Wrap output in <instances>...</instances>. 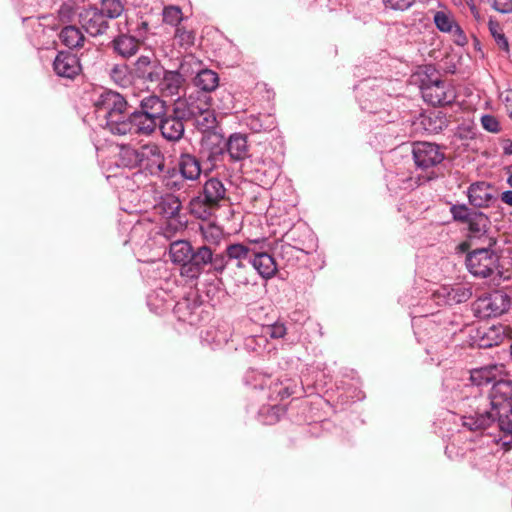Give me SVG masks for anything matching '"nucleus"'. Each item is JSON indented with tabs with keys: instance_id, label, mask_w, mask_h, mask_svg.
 <instances>
[{
	"instance_id": "obj_1",
	"label": "nucleus",
	"mask_w": 512,
	"mask_h": 512,
	"mask_svg": "<svg viewBox=\"0 0 512 512\" xmlns=\"http://www.w3.org/2000/svg\"><path fill=\"white\" fill-rule=\"evenodd\" d=\"M96 111L103 113L106 125L117 135H151L159 120L167 114L171 106L161 97L151 94L140 100L139 107L132 108L118 92H102L95 102Z\"/></svg>"
},
{
	"instance_id": "obj_2",
	"label": "nucleus",
	"mask_w": 512,
	"mask_h": 512,
	"mask_svg": "<svg viewBox=\"0 0 512 512\" xmlns=\"http://www.w3.org/2000/svg\"><path fill=\"white\" fill-rule=\"evenodd\" d=\"M489 399L490 411L465 415L462 424L470 431H483L497 422L499 433L495 441L509 451L512 448V375L499 374L489 391Z\"/></svg>"
},
{
	"instance_id": "obj_3",
	"label": "nucleus",
	"mask_w": 512,
	"mask_h": 512,
	"mask_svg": "<svg viewBox=\"0 0 512 512\" xmlns=\"http://www.w3.org/2000/svg\"><path fill=\"white\" fill-rule=\"evenodd\" d=\"M225 199L226 188L223 182L212 177L203 184L198 194L191 198L188 209L195 218L208 220Z\"/></svg>"
},
{
	"instance_id": "obj_4",
	"label": "nucleus",
	"mask_w": 512,
	"mask_h": 512,
	"mask_svg": "<svg viewBox=\"0 0 512 512\" xmlns=\"http://www.w3.org/2000/svg\"><path fill=\"white\" fill-rule=\"evenodd\" d=\"M497 244L496 238L488 239V243L470 251L466 255L467 270L475 277L487 278L497 272L500 278L503 271L500 269V255L493 249Z\"/></svg>"
},
{
	"instance_id": "obj_5",
	"label": "nucleus",
	"mask_w": 512,
	"mask_h": 512,
	"mask_svg": "<svg viewBox=\"0 0 512 512\" xmlns=\"http://www.w3.org/2000/svg\"><path fill=\"white\" fill-rule=\"evenodd\" d=\"M411 152L416 169L426 173L418 176L419 184L437 179L438 174L433 169L445 159L441 147L432 142L416 141L412 143Z\"/></svg>"
},
{
	"instance_id": "obj_6",
	"label": "nucleus",
	"mask_w": 512,
	"mask_h": 512,
	"mask_svg": "<svg viewBox=\"0 0 512 512\" xmlns=\"http://www.w3.org/2000/svg\"><path fill=\"white\" fill-rule=\"evenodd\" d=\"M217 252L209 245L194 247L187 263L181 267V275L190 279H197L203 272L220 274L214 262Z\"/></svg>"
},
{
	"instance_id": "obj_7",
	"label": "nucleus",
	"mask_w": 512,
	"mask_h": 512,
	"mask_svg": "<svg viewBox=\"0 0 512 512\" xmlns=\"http://www.w3.org/2000/svg\"><path fill=\"white\" fill-rule=\"evenodd\" d=\"M201 294L190 292L187 296L176 302L173 313L177 319L191 326H197L205 321L209 313L204 311Z\"/></svg>"
},
{
	"instance_id": "obj_8",
	"label": "nucleus",
	"mask_w": 512,
	"mask_h": 512,
	"mask_svg": "<svg viewBox=\"0 0 512 512\" xmlns=\"http://www.w3.org/2000/svg\"><path fill=\"white\" fill-rule=\"evenodd\" d=\"M189 111L185 107L173 105L157 123L162 136L168 141L180 140L185 131L184 120L188 119Z\"/></svg>"
},
{
	"instance_id": "obj_9",
	"label": "nucleus",
	"mask_w": 512,
	"mask_h": 512,
	"mask_svg": "<svg viewBox=\"0 0 512 512\" xmlns=\"http://www.w3.org/2000/svg\"><path fill=\"white\" fill-rule=\"evenodd\" d=\"M314 249L315 243L312 232L306 227L294 226L283 236L280 254L285 257V255L291 254L293 250L309 254Z\"/></svg>"
},
{
	"instance_id": "obj_10",
	"label": "nucleus",
	"mask_w": 512,
	"mask_h": 512,
	"mask_svg": "<svg viewBox=\"0 0 512 512\" xmlns=\"http://www.w3.org/2000/svg\"><path fill=\"white\" fill-rule=\"evenodd\" d=\"M162 74L164 75V66L154 53L140 55L134 62L135 81L149 85H155L160 82Z\"/></svg>"
},
{
	"instance_id": "obj_11",
	"label": "nucleus",
	"mask_w": 512,
	"mask_h": 512,
	"mask_svg": "<svg viewBox=\"0 0 512 512\" xmlns=\"http://www.w3.org/2000/svg\"><path fill=\"white\" fill-rule=\"evenodd\" d=\"M510 305L509 295L501 290H495L477 299L475 312L481 318L498 317L507 312Z\"/></svg>"
},
{
	"instance_id": "obj_12",
	"label": "nucleus",
	"mask_w": 512,
	"mask_h": 512,
	"mask_svg": "<svg viewBox=\"0 0 512 512\" xmlns=\"http://www.w3.org/2000/svg\"><path fill=\"white\" fill-rule=\"evenodd\" d=\"M78 17L82 28L93 37L103 35L109 29L108 19L101 13L96 4L83 7Z\"/></svg>"
},
{
	"instance_id": "obj_13",
	"label": "nucleus",
	"mask_w": 512,
	"mask_h": 512,
	"mask_svg": "<svg viewBox=\"0 0 512 512\" xmlns=\"http://www.w3.org/2000/svg\"><path fill=\"white\" fill-rule=\"evenodd\" d=\"M422 98L434 107H442L453 104L456 101L455 88L444 80L435 82L434 85L422 87Z\"/></svg>"
},
{
	"instance_id": "obj_14",
	"label": "nucleus",
	"mask_w": 512,
	"mask_h": 512,
	"mask_svg": "<svg viewBox=\"0 0 512 512\" xmlns=\"http://www.w3.org/2000/svg\"><path fill=\"white\" fill-rule=\"evenodd\" d=\"M53 71L61 78L73 80L82 71L80 59L71 51H59L53 61Z\"/></svg>"
},
{
	"instance_id": "obj_15",
	"label": "nucleus",
	"mask_w": 512,
	"mask_h": 512,
	"mask_svg": "<svg viewBox=\"0 0 512 512\" xmlns=\"http://www.w3.org/2000/svg\"><path fill=\"white\" fill-rule=\"evenodd\" d=\"M226 140L224 135L217 130L208 131V133L202 136L201 146L207 151V159L213 166L225 161Z\"/></svg>"
},
{
	"instance_id": "obj_16",
	"label": "nucleus",
	"mask_w": 512,
	"mask_h": 512,
	"mask_svg": "<svg viewBox=\"0 0 512 512\" xmlns=\"http://www.w3.org/2000/svg\"><path fill=\"white\" fill-rule=\"evenodd\" d=\"M252 247L243 243H230L222 252L217 253L216 261L214 262L219 273L222 274L226 270L227 261L241 263V260L251 259Z\"/></svg>"
},
{
	"instance_id": "obj_17",
	"label": "nucleus",
	"mask_w": 512,
	"mask_h": 512,
	"mask_svg": "<svg viewBox=\"0 0 512 512\" xmlns=\"http://www.w3.org/2000/svg\"><path fill=\"white\" fill-rule=\"evenodd\" d=\"M465 223L468 224V239L475 240L480 244H486L488 239L494 238L488 235L491 219L483 212L476 210Z\"/></svg>"
},
{
	"instance_id": "obj_18",
	"label": "nucleus",
	"mask_w": 512,
	"mask_h": 512,
	"mask_svg": "<svg viewBox=\"0 0 512 512\" xmlns=\"http://www.w3.org/2000/svg\"><path fill=\"white\" fill-rule=\"evenodd\" d=\"M492 185L485 181L471 183L467 190L469 204L475 208H485L497 198L492 194Z\"/></svg>"
},
{
	"instance_id": "obj_19",
	"label": "nucleus",
	"mask_w": 512,
	"mask_h": 512,
	"mask_svg": "<svg viewBox=\"0 0 512 512\" xmlns=\"http://www.w3.org/2000/svg\"><path fill=\"white\" fill-rule=\"evenodd\" d=\"M226 158L240 162L250 157L248 137L243 133H232L226 140Z\"/></svg>"
},
{
	"instance_id": "obj_20",
	"label": "nucleus",
	"mask_w": 512,
	"mask_h": 512,
	"mask_svg": "<svg viewBox=\"0 0 512 512\" xmlns=\"http://www.w3.org/2000/svg\"><path fill=\"white\" fill-rule=\"evenodd\" d=\"M250 264L252 271L255 270L263 279L272 278L278 270L276 260L270 253L255 248Z\"/></svg>"
},
{
	"instance_id": "obj_21",
	"label": "nucleus",
	"mask_w": 512,
	"mask_h": 512,
	"mask_svg": "<svg viewBox=\"0 0 512 512\" xmlns=\"http://www.w3.org/2000/svg\"><path fill=\"white\" fill-rule=\"evenodd\" d=\"M251 259L241 260V263L227 261L226 269L229 271V276L237 287H247L248 285L256 284L254 273L251 269Z\"/></svg>"
},
{
	"instance_id": "obj_22",
	"label": "nucleus",
	"mask_w": 512,
	"mask_h": 512,
	"mask_svg": "<svg viewBox=\"0 0 512 512\" xmlns=\"http://www.w3.org/2000/svg\"><path fill=\"white\" fill-rule=\"evenodd\" d=\"M139 45V39L128 33H120L114 37L109 44L113 53L124 59L136 55L139 50Z\"/></svg>"
},
{
	"instance_id": "obj_23",
	"label": "nucleus",
	"mask_w": 512,
	"mask_h": 512,
	"mask_svg": "<svg viewBox=\"0 0 512 512\" xmlns=\"http://www.w3.org/2000/svg\"><path fill=\"white\" fill-rule=\"evenodd\" d=\"M140 168L153 176L164 172L165 157L157 146L143 147V157Z\"/></svg>"
},
{
	"instance_id": "obj_24",
	"label": "nucleus",
	"mask_w": 512,
	"mask_h": 512,
	"mask_svg": "<svg viewBox=\"0 0 512 512\" xmlns=\"http://www.w3.org/2000/svg\"><path fill=\"white\" fill-rule=\"evenodd\" d=\"M420 124L428 133L438 134L448 127L447 114L441 110H426L420 114Z\"/></svg>"
},
{
	"instance_id": "obj_25",
	"label": "nucleus",
	"mask_w": 512,
	"mask_h": 512,
	"mask_svg": "<svg viewBox=\"0 0 512 512\" xmlns=\"http://www.w3.org/2000/svg\"><path fill=\"white\" fill-rule=\"evenodd\" d=\"M186 62L180 64L179 70H166L164 68V75L162 74L160 82H157L156 86L162 91L169 95H176L179 92L180 87L185 81L182 73L185 72Z\"/></svg>"
},
{
	"instance_id": "obj_26",
	"label": "nucleus",
	"mask_w": 512,
	"mask_h": 512,
	"mask_svg": "<svg viewBox=\"0 0 512 512\" xmlns=\"http://www.w3.org/2000/svg\"><path fill=\"white\" fill-rule=\"evenodd\" d=\"M154 208L164 218L174 219L179 217L182 203L173 193H164L156 199Z\"/></svg>"
},
{
	"instance_id": "obj_27",
	"label": "nucleus",
	"mask_w": 512,
	"mask_h": 512,
	"mask_svg": "<svg viewBox=\"0 0 512 512\" xmlns=\"http://www.w3.org/2000/svg\"><path fill=\"white\" fill-rule=\"evenodd\" d=\"M477 345L479 348H491L502 343L505 337V328L502 325H492L489 328L477 329Z\"/></svg>"
},
{
	"instance_id": "obj_28",
	"label": "nucleus",
	"mask_w": 512,
	"mask_h": 512,
	"mask_svg": "<svg viewBox=\"0 0 512 512\" xmlns=\"http://www.w3.org/2000/svg\"><path fill=\"white\" fill-rule=\"evenodd\" d=\"M178 172L189 181H194L201 175L200 160L191 153H181L177 160Z\"/></svg>"
},
{
	"instance_id": "obj_29",
	"label": "nucleus",
	"mask_w": 512,
	"mask_h": 512,
	"mask_svg": "<svg viewBox=\"0 0 512 512\" xmlns=\"http://www.w3.org/2000/svg\"><path fill=\"white\" fill-rule=\"evenodd\" d=\"M421 322L426 328H432L433 324H438L439 326H442V330H445L447 334L450 335H455L456 333L462 332L463 330V324L455 321V319H452L451 317H446L440 313L433 314L431 316H424L421 319Z\"/></svg>"
},
{
	"instance_id": "obj_30",
	"label": "nucleus",
	"mask_w": 512,
	"mask_h": 512,
	"mask_svg": "<svg viewBox=\"0 0 512 512\" xmlns=\"http://www.w3.org/2000/svg\"><path fill=\"white\" fill-rule=\"evenodd\" d=\"M195 292L205 296L206 300L211 303L212 306L219 304L226 296V290L223 288V282L221 278H216L210 282H206L202 289H197Z\"/></svg>"
},
{
	"instance_id": "obj_31",
	"label": "nucleus",
	"mask_w": 512,
	"mask_h": 512,
	"mask_svg": "<svg viewBox=\"0 0 512 512\" xmlns=\"http://www.w3.org/2000/svg\"><path fill=\"white\" fill-rule=\"evenodd\" d=\"M109 76L120 87H128L135 81L134 65L131 67L126 63H117L110 69Z\"/></svg>"
},
{
	"instance_id": "obj_32",
	"label": "nucleus",
	"mask_w": 512,
	"mask_h": 512,
	"mask_svg": "<svg viewBox=\"0 0 512 512\" xmlns=\"http://www.w3.org/2000/svg\"><path fill=\"white\" fill-rule=\"evenodd\" d=\"M193 83L201 91L209 93L219 86V75L211 69L204 68L197 71Z\"/></svg>"
},
{
	"instance_id": "obj_33",
	"label": "nucleus",
	"mask_w": 512,
	"mask_h": 512,
	"mask_svg": "<svg viewBox=\"0 0 512 512\" xmlns=\"http://www.w3.org/2000/svg\"><path fill=\"white\" fill-rule=\"evenodd\" d=\"M502 373L501 367L497 365L482 367L471 372V380L477 386L493 385Z\"/></svg>"
},
{
	"instance_id": "obj_34",
	"label": "nucleus",
	"mask_w": 512,
	"mask_h": 512,
	"mask_svg": "<svg viewBox=\"0 0 512 512\" xmlns=\"http://www.w3.org/2000/svg\"><path fill=\"white\" fill-rule=\"evenodd\" d=\"M59 39L63 45L69 49H74L83 45L85 37L78 27L67 25L61 29Z\"/></svg>"
},
{
	"instance_id": "obj_35",
	"label": "nucleus",
	"mask_w": 512,
	"mask_h": 512,
	"mask_svg": "<svg viewBox=\"0 0 512 512\" xmlns=\"http://www.w3.org/2000/svg\"><path fill=\"white\" fill-rule=\"evenodd\" d=\"M247 126L255 133L273 131L277 127L276 118L271 114L250 116Z\"/></svg>"
},
{
	"instance_id": "obj_36",
	"label": "nucleus",
	"mask_w": 512,
	"mask_h": 512,
	"mask_svg": "<svg viewBox=\"0 0 512 512\" xmlns=\"http://www.w3.org/2000/svg\"><path fill=\"white\" fill-rule=\"evenodd\" d=\"M194 246L189 241L178 240L170 245V256L171 260L175 264H179L183 267V264L187 263L189 256L193 251Z\"/></svg>"
},
{
	"instance_id": "obj_37",
	"label": "nucleus",
	"mask_w": 512,
	"mask_h": 512,
	"mask_svg": "<svg viewBox=\"0 0 512 512\" xmlns=\"http://www.w3.org/2000/svg\"><path fill=\"white\" fill-rule=\"evenodd\" d=\"M416 77L421 92L422 87L434 85L435 82L442 80L439 71L432 64L422 66L417 72Z\"/></svg>"
},
{
	"instance_id": "obj_38",
	"label": "nucleus",
	"mask_w": 512,
	"mask_h": 512,
	"mask_svg": "<svg viewBox=\"0 0 512 512\" xmlns=\"http://www.w3.org/2000/svg\"><path fill=\"white\" fill-rule=\"evenodd\" d=\"M433 23L436 28L443 33H451L458 25L454 16L450 12L436 11L433 16Z\"/></svg>"
},
{
	"instance_id": "obj_39",
	"label": "nucleus",
	"mask_w": 512,
	"mask_h": 512,
	"mask_svg": "<svg viewBox=\"0 0 512 512\" xmlns=\"http://www.w3.org/2000/svg\"><path fill=\"white\" fill-rule=\"evenodd\" d=\"M98 9L109 20L121 16L124 11L123 0H100Z\"/></svg>"
},
{
	"instance_id": "obj_40",
	"label": "nucleus",
	"mask_w": 512,
	"mask_h": 512,
	"mask_svg": "<svg viewBox=\"0 0 512 512\" xmlns=\"http://www.w3.org/2000/svg\"><path fill=\"white\" fill-rule=\"evenodd\" d=\"M286 410L280 405L264 406L259 411V417L265 425L276 424L282 416H284Z\"/></svg>"
},
{
	"instance_id": "obj_41",
	"label": "nucleus",
	"mask_w": 512,
	"mask_h": 512,
	"mask_svg": "<svg viewBox=\"0 0 512 512\" xmlns=\"http://www.w3.org/2000/svg\"><path fill=\"white\" fill-rule=\"evenodd\" d=\"M446 296L449 304L464 303L472 297V289L463 285H457L450 288Z\"/></svg>"
},
{
	"instance_id": "obj_42",
	"label": "nucleus",
	"mask_w": 512,
	"mask_h": 512,
	"mask_svg": "<svg viewBox=\"0 0 512 512\" xmlns=\"http://www.w3.org/2000/svg\"><path fill=\"white\" fill-rule=\"evenodd\" d=\"M120 157L123 165L129 168L140 167L143 157V149L139 151L131 147H124L121 149Z\"/></svg>"
},
{
	"instance_id": "obj_43",
	"label": "nucleus",
	"mask_w": 512,
	"mask_h": 512,
	"mask_svg": "<svg viewBox=\"0 0 512 512\" xmlns=\"http://www.w3.org/2000/svg\"><path fill=\"white\" fill-rule=\"evenodd\" d=\"M197 128L202 131L203 135L208 131H214L217 128V120L212 111H203L196 119Z\"/></svg>"
},
{
	"instance_id": "obj_44",
	"label": "nucleus",
	"mask_w": 512,
	"mask_h": 512,
	"mask_svg": "<svg viewBox=\"0 0 512 512\" xmlns=\"http://www.w3.org/2000/svg\"><path fill=\"white\" fill-rule=\"evenodd\" d=\"M163 22L174 26L179 27L181 21L183 20V13L179 6L176 5H169L164 7L163 12Z\"/></svg>"
},
{
	"instance_id": "obj_45",
	"label": "nucleus",
	"mask_w": 512,
	"mask_h": 512,
	"mask_svg": "<svg viewBox=\"0 0 512 512\" xmlns=\"http://www.w3.org/2000/svg\"><path fill=\"white\" fill-rule=\"evenodd\" d=\"M174 38L179 47L187 50L195 43V32L193 30H187L185 27L179 26L175 30Z\"/></svg>"
},
{
	"instance_id": "obj_46",
	"label": "nucleus",
	"mask_w": 512,
	"mask_h": 512,
	"mask_svg": "<svg viewBox=\"0 0 512 512\" xmlns=\"http://www.w3.org/2000/svg\"><path fill=\"white\" fill-rule=\"evenodd\" d=\"M382 92V89L379 88L371 89V96L375 98V101L367 102L363 100L362 110L372 114L373 116L376 115V113L381 110V107H384L387 104L385 100L381 99Z\"/></svg>"
},
{
	"instance_id": "obj_47",
	"label": "nucleus",
	"mask_w": 512,
	"mask_h": 512,
	"mask_svg": "<svg viewBox=\"0 0 512 512\" xmlns=\"http://www.w3.org/2000/svg\"><path fill=\"white\" fill-rule=\"evenodd\" d=\"M173 178L182 179L180 172H178V163L174 167L168 168L165 171L162 182L166 189L170 191L181 190V182L173 181Z\"/></svg>"
},
{
	"instance_id": "obj_48",
	"label": "nucleus",
	"mask_w": 512,
	"mask_h": 512,
	"mask_svg": "<svg viewBox=\"0 0 512 512\" xmlns=\"http://www.w3.org/2000/svg\"><path fill=\"white\" fill-rule=\"evenodd\" d=\"M476 210L470 209L466 204H453L450 207L452 218L456 222L465 223Z\"/></svg>"
},
{
	"instance_id": "obj_49",
	"label": "nucleus",
	"mask_w": 512,
	"mask_h": 512,
	"mask_svg": "<svg viewBox=\"0 0 512 512\" xmlns=\"http://www.w3.org/2000/svg\"><path fill=\"white\" fill-rule=\"evenodd\" d=\"M201 232L204 240L208 243L207 245H218L221 239L223 238L222 231L219 227L214 225H209L206 228L201 227Z\"/></svg>"
},
{
	"instance_id": "obj_50",
	"label": "nucleus",
	"mask_w": 512,
	"mask_h": 512,
	"mask_svg": "<svg viewBox=\"0 0 512 512\" xmlns=\"http://www.w3.org/2000/svg\"><path fill=\"white\" fill-rule=\"evenodd\" d=\"M266 334L273 339L283 338L287 333L286 322L282 319H278L275 322L265 326Z\"/></svg>"
},
{
	"instance_id": "obj_51",
	"label": "nucleus",
	"mask_w": 512,
	"mask_h": 512,
	"mask_svg": "<svg viewBox=\"0 0 512 512\" xmlns=\"http://www.w3.org/2000/svg\"><path fill=\"white\" fill-rule=\"evenodd\" d=\"M489 30L491 35L494 38L495 43L502 51L509 52V43L505 34L502 32L498 24H493L492 22L489 25Z\"/></svg>"
},
{
	"instance_id": "obj_52",
	"label": "nucleus",
	"mask_w": 512,
	"mask_h": 512,
	"mask_svg": "<svg viewBox=\"0 0 512 512\" xmlns=\"http://www.w3.org/2000/svg\"><path fill=\"white\" fill-rule=\"evenodd\" d=\"M374 116L375 122L392 123L395 122L398 113L396 111H393L391 109V105L387 103L384 107H381V110H379Z\"/></svg>"
},
{
	"instance_id": "obj_53",
	"label": "nucleus",
	"mask_w": 512,
	"mask_h": 512,
	"mask_svg": "<svg viewBox=\"0 0 512 512\" xmlns=\"http://www.w3.org/2000/svg\"><path fill=\"white\" fill-rule=\"evenodd\" d=\"M298 386L291 380H288L286 384L281 383L279 387L274 389V392L277 393V396L280 397L281 400H284L292 395L297 394Z\"/></svg>"
},
{
	"instance_id": "obj_54",
	"label": "nucleus",
	"mask_w": 512,
	"mask_h": 512,
	"mask_svg": "<svg viewBox=\"0 0 512 512\" xmlns=\"http://www.w3.org/2000/svg\"><path fill=\"white\" fill-rule=\"evenodd\" d=\"M416 0H383L386 7L392 10L405 11L409 9ZM421 3H427L430 0H418Z\"/></svg>"
},
{
	"instance_id": "obj_55",
	"label": "nucleus",
	"mask_w": 512,
	"mask_h": 512,
	"mask_svg": "<svg viewBox=\"0 0 512 512\" xmlns=\"http://www.w3.org/2000/svg\"><path fill=\"white\" fill-rule=\"evenodd\" d=\"M481 124L486 131L491 133H498L501 130L498 119L490 114L481 117Z\"/></svg>"
},
{
	"instance_id": "obj_56",
	"label": "nucleus",
	"mask_w": 512,
	"mask_h": 512,
	"mask_svg": "<svg viewBox=\"0 0 512 512\" xmlns=\"http://www.w3.org/2000/svg\"><path fill=\"white\" fill-rule=\"evenodd\" d=\"M75 15V9L68 3H63L58 10V18L63 23L71 22Z\"/></svg>"
},
{
	"instance_id": "obj_57",
	"label": "nucleus",
	"mask_w": 512,
	"mask_h": 512,
	"mask_svg": "<svg viewBox=\"0 0 512 512\" xmlns=\"http://www.w3.org/2000/svg\"><path fill=\"white\" fill-rule=\"evenodd\" d=\"M491 7L500 13H509L512 11V0H487Z\"/></svg>"
},
{
	"instance_id": "obj_58",
	"label": "nucleus",
	"mask_w": 512,
	"mask_h": 512,
	"mask_svg": "<svg viewBox=\"0 0 512 512\" xmlns=\"http://www.w3.org/2000/svg\"><path fill=\"white\" fill-rule=\"evenodd\" d=\"M149 29H150L149 22L146 20H141L137 24L136 28L133 30V32L135 33L134 36H136L139 39V41L141 42L147 38Z\"/></svg>"
},
{
	"instance_id": "obj_59",
	"label": "nucleus",
	"mask_w": 512,
	"mask_h": 512,
	"mask_svg": "<svg viewBox=\"0 0 512 512\" xmlns=\"http://www.w3.org/2000/svg\"><path fill=\"white\" fill-rule=\"evenodd\" d=\"M451 34L453 35V40L456 45L464 46L467 44V37L459 24L453 29Z\"/></svg>"
},
{
	"instance_id": "obj_60",
	"label": "nucleus",
	"mask_w": 512,
	"mask_h": 512,
	"mask_svg": "<svg viewBox=\"0 0 512 512\" xmlns=\"http://www.w3.org/2000/svg\"><path fill=\"white\" fill-rule=\"evenodd\" d=\"M371 89L372 88H370L369 90H365L364 88H362L361 91L359 92L358 100H359V104H360L361 108H362L363 100L367 101V102L375 101V98L373 96H371Z\"/></svg>"
},
{
	"instance_id": "obj_61",
	"label": "nucleus",
	"mask_w": 512,
	"mask_h": 512,
	"mask_svg": "<svg viewBox=\"0 0 512 512\" xmlns=\"http://www.w3.org/2000/svg\"><path fill=\"white\" fill-rule=\"evenodd\" d=\"M477 244H480V243L475 240H470L467 238L465 241L461 242L458 245L457 249L459 252H462V253L467 252L468 253V252H470L469 249L471 248V246L477 245Z\"/></svg>"
},
{
	"instance_id": "obj_62",
	"label": "nucleus",
	"mask_w": 512,
	"mask_h": 512,
	"mask_svg": "<svg viewBox=\"0 0 512 512\" xmlns=\"http://www.w3.org/2000/svg\"><path fill=\"white\" fill-rule=\"evenodd\" d=\"M505 107L510 119H512V90H509L505 97Z\"/></svg>"
},
{
	"instance_id": "obj_63",
	"label": "nucleus",
	"mask_w": 512,
	"mask_h": 512,
	"mask_svg": "<svg viewBox=\"0 0 512 512\" xmlns=\"http://www.w3.org/2000/svg\"><path fill=\"white\" fill-rule=\"evenodd\" d=\"M503 153L505 155H512V140L504 139L502 142Z\"/></svg>"
},
{
	"instance_id": "obj_64",
	"label": "nucleus",
	"mask_w": 512,
	"mask_h": 512,
	"mask_svg": "<svg viewBox=\"0 0 512 512\" xmlns=\"http://www.w3.org/2000/svg\"><path fill=\"white\" fill-rule=\"evenodd\" d=\"M501 200L502 202L512 206V190L504 191L501 194Z\"/></svg>"
}]
</instances>
